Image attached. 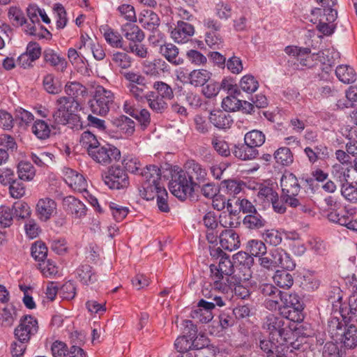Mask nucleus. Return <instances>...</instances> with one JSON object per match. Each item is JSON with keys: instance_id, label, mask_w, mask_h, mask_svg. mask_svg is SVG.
<instances>
[{"instance_id": "1", "label": "nucleus", "mask_w": 357, "mask_h": 357, "mask_svg": "<svg viewBox=\"0 0 357 357\" xmlns=\"http://www.w3.org/2000/svg\"><path fill=\"white\" fill-rule=\"evenodd\" d=\"M210 285L214 290L224 291L228 289V283L237 282L236 274H234V267L229 256L221 257L218 264H211Z\"/></svg>"}, {"instance_id": "2", "label": "nucleus", "mask_w": 357, "mask_h": 357, "mask_svg": "<svg viewBox=\"0 0 357 357\" xmlns=\"http://www.w3.org/2000/svg\"><path fill=\"white\" fill-rule=\"evenodd\" d=\"M280 187L282 197L289 206L296 208L301 205V187L295 174L285 172L280 179Z\"/></svg>"}, {"instance_id": "3", "label": "nucleus", "mask_w": 357, "mask_h": 357, "mask_svg": "<svg viewBox=\"0 0 357 357\" xmlns=\"http://www.w3.org/2000/svg\"><path fill=\"white\" fill-rule=\"evenodd\" d=\"M143 178L142 190H140L142 196L146 200L153 199V192L159 188L164 186L161 184L160 169L155 165L146 166L141 169L139 173Z\"/></svg>"}, {"instance_id": "4", "label": "nucleus", "mask_w": 357, "mask_h": 357, "mask_svg": "<svg viewBox=\"0 0 357 357\" xmlns=\"http://www.w3.org/2000/svg\"><path fill=\"white\" fill-rule=\"evenodd\" d=\"M114 94L110 90H107L102 86H98L95 89V93L89 105L91 112L99 116L107 115L114 104Z\"/></svg>"}, {"instance_id": "5", "label": "nucleus", "mask_w": 357, "mask_h": 357, "mask_svg": "<svg viewBox=\"0 0 357 357\" xmlns=\"http://www.w3.org/2000/svg\"><path fill=\"white\" fill-rule=\"evenodd\" d=\"M169 188L172 195L181 200H184L192 195L195 187V183L185 175L183 170H180L172 174Z\"/></svg>"}, {"instance_id": "6", "label": "nucleus", "mask_w": 357, "mask_h": 357, "mask_svg": "<svg viewBox=\"0 0 357 357\" xmlns=\"http://www.w3.org/2000/svg\"><path fill=\"white\" fill-rule=\"evenodd\" d=\"M323 10L313 9L311 11L310 22L317 24V30L324 36H331L335 31V21L337 17V10H329L322 13Z\"/></svg>"}, {"instance_id": "7", "label": "nucleus", "mask_w": 357, "mask_h": 357, "mask_svg": "<svg viewBox=\"0 0 357 357\" xmlns=\"http://www.w3.org/2000/svg\"><path fill=\"white\" fill-rule=\"evenodd\" d=\"M38 322L36 317L25 315L20 319V324L15 329V336L19 342H29L38 331Z\"/></svg>"}, {"instance_id": "8", "label": "nucleus", "mask_w": 357, "mask_h": 357, "mask_svg": "<svg viewBox=\"0 0 357 357\" xmlns=\"http://www.w3.org/2000/svg\"><path fill=\"white\" fill-rule=\"evenodd\" d=\"M88 155L95 162L102 165H107L114 160H119L121 158V151L112 144H107L101 146L100 144L94 149L91 151Z\"/></svg>"}, {"instance_id": "9", "label": "nucleus", "mask_w": 357, "mask_h": 357, "mask_svg": "<svg viewBox=\"0 0 357 357\" xmlns=\"http://www.w3.org/2000/svg\"><path fill=\"white\" fill-rule=\"evenodd\" d=\"M103 181L110 189L120 190L129 185V178L126 172L119 165L112 166Z\"/></svg>"}, {"instance_id": "10", "label": "nucleus", "mask_w": 357, "mask_h": 357, "mask_svg": "<svg viewBox=\"0 0 357 357\" xmlns=\"http://www.w3.org/2000/svg\"><path fill=\"white\" fill-rule=\"evenodd\" d=\"M13 209L17 217L25 218L30 214V208L25 203H15L12 208L1 206V227H8L13 224Z\"/></svg>"}, {"instance_id": "11", "label": "nucleus", "mask_w": 357, "mask_h": 357, "mask_svg": "<svg viewBox=\"0 0 357 357\" xmlns=\"http://www.w3.org/2000/svg\"><path fill=\"white\" fill-rule=\"evenodd\" d=\"M57 204L48 197L40 198L36 205V213L42 222H47L56 214Z\"/></svg>"}, {"instance_id": "12", "label": "nucleus", "mask_w": 357, "mask_h": 357, "mask_svg": "<svg viewBox=\"0 0 357 357\" xmlns=\"http://www.w3.org/2000/svg\"><path fill=\"white\" fill-rule=\"evenodd\" d=\"M183 172L193 183L195 187L204 183L207 179V172L202 165L194 160H188L184 165Z\"/></svg>"}, {"instance_id": "13", "label": "nucleus", "mask_w": 357, "mask_h": 357, "mask_svg": "<svg viewBox=\"0 0 357 357\" xmlns=\"http://www.w3.org/2000/svg\"><path fill=\"white\" fill-rule=\"evenodd\" d=\"M63 179L66 183L74 191L83 192L86 191L87 181L84 176L70 168L63 171Z\"/></svg>"}, {"instance_id": "14", "label": "nucleus", "mask_w": 357, "mask_h": 357, "mask_svg": "<svg viewBox=\"0 0 357 357\" xmlns=\"http://www.w3.org/2000/svg\"><path fill=\"white\" fill-rule=\"evenodd\" d=\"M285 319L283 316H277L273 314H268L264 320L263 328L267 330L274 337L278 335L282 337L285 331Z\"/></svg>"}, {"instance_id": "15", "label": "nucleus", "mask_w": 357, "mask_h": 357, "mask_svg": "<svg viewBox=\"0 0 357 357\" xmlns=\"http://www.w3.org/2000/svg\"><path fill=\"white\" fill-rule=\"evenodd\" d=\"M195 33L194 26L186 22L179 20L170 32L172 40L177 43H185Z\"/></svg>"}, {"instance_id": "16", "label": "nucleus", "mask_w": 357, "mask_h": 357, "mask_svg": "<svg viewBox=\"0 0 357 357\" xmlns=\"http://www.w3.org/2000/svg\"><path fill=\"white\" fill-rule=\"evenodd\" d=\"M220 246L222 249L231 252L241 245L238 234L233 229H224L219 235Z\"/></svg>"}, {"instance_id": "17", "label": "nucleus", "mask_w": 357, "mask_h": 357, "mask_svg": "<svg viewBox=\"0 0 357 357\" xmlns=\"http://www.w3.org/2000/svg\"><path fill=\"white\" fill-rule=\"evenodd\" d=\"M63 208L77 218L86 215V207L79 199L73 196H67L63 199Z\"/></svg>"}, {"instance_id": "18", "label": "nucleus", "mask_w": 357, "mask_h": 357, "mask_svg": "<svg viewBox=\"0 0 357 357\" xmlns=\"http://www.w3.org/2000/svg\"><path fill=\"white\" fill-rule=\"evenodd\" d=\"M328 218L331 222L344 226L349 229L357 232V218L351 220L346 212L331 211L328 214Z\"/></svg>"}, {"instance_id": "19", "label": "nucleus", "mask_w": 357, "mask_h": 357, "mask_svg": "<svg viewBox=\"0 0 357 357\" xmlns=\"http://www.w3.org/2000/svg\"><path fill=\"white\" fill-rule=\"evenodd\" d=\"M44 61L58 71L63 72L67 67V61L65 58L61 56L52 49H46L43 52Z\"/></svg>"}, {"instance_id": "20", "label": "nucleus", "mask_w": 357, "mask_h": 357, "mask_svg": "<svg viewBox=\"0 0 357 357\" xmlns=\"http://www.w3.org/2000/svg\"><path fill=\"white\" fill-rule=\"evenodd\" d=\"M209 121L219 129L229 128L234 122L230 114L221 110L212 111L210 113Z\"/></svg>"}, {"instance_id": "21", "label": "nucleus", "mask_w": 357, "mask_h": 357, "mask_svg": "<svg viewBox=\"0 0 357 357\" xmlns=\"http://www.w3.org/2000/svg\"><path fill=\"white\" fill-rule=\"evenodd\" d=\"M76 278L85 285L92 284L98 280L96 273L89 264H82L76 269Z\"/></svg>"}, {"instance_id": "22", "label": "nucleus", "mask_w": 357, "mask_h": 357, "mask_svg": "<svg viewBox=\"0 0 357 357\" xmlns=\"http://www.w3.org/2000/svg\"><path fill=\"white\" fill-rule=\"evenodd\" d=\"M160 53L172 64L179 66L183 59L179 56L178 48L172 43H166L160 47Z\"/></svg>"}, {"instance_id": "23", "label": "nucleus", "mask_w": 357, "mask_h": 357, "mask_svg": "<svg viewBox=\"0 0 357 357\" xmlns=\"http://www.w3.org/2000/svg\"><path fill=\"white\" fill-rule=\"evenodd\" d=\"M121 31L125 38L132 43H141L145 37L142 30L136 24L130 22L123 24Z\"/></svg>"}, {"instance_id": "24", "label": "nucleus", "mask_w": 357, "mask_h": 357, "mask_svg": "<svg viewBox=\"0 0 357 357\" xmlns=\"http://www.w3.org/2000/svg\"><path fill=\"white\" fill-rule=\"evenodd\" d=\"M250 277V274L248 275V277H246V275L244 274V278H242L241 276L236 277L237 280H238L237 282L234 283H228L229 284V287H228V289L226 291H221L222 293H227L229 291H231L234 292V294L239 298L241 299H246L248 298L250 295V289L246 287L243 284L246 282V280H248Z\"/></svg>"}, {"instance_id": "25", "label": "nucleus", "mask_w": 357, "mask_h": 357, "mask_svg": "<svg viewBox=\"0 0 357 357\" xmlns=\"http://www.w3.org/2000/svg\"><path fill=\"white\" fill-rule=\"evenodd\" d=\"M139 22L145 29L153 31L160 25V18L152 10H144L139 16Z\"/></svg>"}, {"instance_id": "26", "label": "nucleus", "mask_w": 357, "mask_h": 357, "mask_svg": "<svg viewBox=\"0 0 357 357\" xmlns=\"http://www.w3.org/2000/svg\"><path fill=\"white\" fill-rule=\"evenodd\" d=\"M273 257L276 268L281 267L285 270H293L296 264L284 250L282 248H275L273 250Z\"/></svg>"}, {"instance_id": "27", "label": "nucleus", "mask_w": 357, "mask_h": 357, "mask_svg": "<svg viewBox=\"0 0 357 357\" xmlns=\"http://www.w3.org/2000/svg\"><path fill=\"white\" fill-rule=\"evenodd\" d=\"M149 108L154 112L162 114L168 108V104L165 100L156 95L153 91H149L148 98L145 100Z\"/></svg>"}, {"instance_id": "28", "label": "nucleus", "mask_w": 357, "mask_h": 357, "mask_svg": "<svg viewBox=\"0 0 357 357\" xmlns=\"http://www.w3.org/2000/svg\"><path fill=\"white\" fill-rule=\"evenodd\" d=\"M106 42L114 48H123V39L122 36L116 30L108 26L100 29Z\"/></svg>"}, {"instance_id": "29", "label": "nucleus", "mask_w": 357, "mask_h": 357, "mask_svg": "<svg viewBox=\"0 0 357 357\" xmlns=\"http://www.w3.org/2000/svg\"><path fill=\"white\" fill-rule=\"evenodd\" d=\"M340 313L345 324L357 322V293L350 296L349 309H342Z\"/></svg>"}, {"instance_id": "30", "label": "nucleus", "mask_w": 357, "mask_h": 357, "mask_svg": "<svg viewBox=\"0 0 357 357\" xmlns=\"http://www.w3.org/2000/svg\"><path fill=\"white\" fill-rule=\"evenodd\" d=\"M113 124L128 137L132 135L135 130L134 121L125 115L115 118L113 120Z\"/></svg>"}, {"instance_id": "31", "label": "nucleus", "mask_w": 357, "mask_h": 357, "mask_svg": "<svg viewBox=\"0 0 357 357\" xmlns=\"http://www.w3.org/2000/svg\"><path fill=\"white\" fill-rule=\"evenodd\" d=\"M273 158L277 164L283 167L290 166L294 162V155L290 149L286 146L278 149Z\"/></svg>"}, {"instance_id": "32", "label": "nucleus", "mask_w": 357, "mask_h": 357, "mask_svg": "<svg viewBox=\"0 0 357 357\" xmlns=\"http://www.w3.org/2000/svg\"><path fill=\"white\" fill-rule=\"evenodd\" d=\"M335 75L338 79L344 84L352 83L356 79L354 69L348 65L338 66L335 70Z\"/></svg>"}, {"instance_id": "33", "label": "nucleus", "mask_w": 357, "mask_h": 357, "mask_svg": "<svg viewBox=\"0 0 357 357\" xmlns=\"http://www.w3.org/2000/svg\"><path fill=\"white\" fill-rule=\"evenodd\" d=\"M338 340L342 342L346 348L354 349L357 346V328L353 323L348 326Z\"/></svg>"}, {"instance_id": "34", "label": "nucleus", "mask_w": 357, "mask_h": 357, "mask_svg": "<svg viewBox=\"0 0 357 357\" xmlns=\"http://www.w3.org/2000/svg\"><path fill=\"white\" fill-rule=\"evenodd\" d=\"M211 75L207 70H194L189 74V82L195 86H202L210 79Z\"/></svg>"}, {"instance_id": "35", "label": "nucleus", "mask_w": 357, "mask_h": 357, "mask_svg": "<svg viewBox=\"0 0 357 357\" xmlns=\"http://www.w3.org/2000/svg\"><path fill=\"white\" fill-rule=\"evenodd\" d=\"M233 153L236 158L242 160H250L255 159L258 155L259 151L245 143L243 145L235 146Z\"/></svg>"}, {"instance_id": "36", "label": "nucleus", "mask_w": 357, "mask_h": 357, "mask_svg": "<svg viewBox=\"0 0 357 357\" xmlns=\"http://www.w3.org/2000/svg\"><path fill=\"white\" fill-rule=\"evenodd\" d=\"M1 163L8 160L9 154L13 153L17 148L13 137L9 135H1Z\"/></svg>"}, {"instance_id": "37", "label": "nucleus", "mask_w": 357, "mask_h": 357, "mask_svg": "<svg viewBox=\"0 0 357 357\" xmlns=\"http://www.w3.org/2000/svg\"><path fill=\"white\" fill-rule=\"evenodd\" d=\"M266 140V136L263 132L258 130H252L245 135L244 142L250 147L257 149L261 146Z\"/></svg>"}, {"instance_id": "38", "label": "nucleus", "mask_w": 357, "mask_h": 357, "mask_svg": "<svg viewBox=\"0 0 357 357\" xmlns=\"http://www.w3.org/2000/svg\"><path fill=\"white\" fill-rule=\"evenodd\" d=\"M287 270H278L274 276L273 281L280 288L289 289L294 284V278Z\"/></svg>"}, {"instance_id": "39", "label": "nucleus", "mask_w": 357, "mask_h": 357, "mask_svg": "<svg viewBox=\"0 0 357 357\" xmlns=\"http://www.w3.org/2000/svg\"><path fill=\"white\" fill-rule=\"evenodd\" d=\"M24 25V31L26 34L34 36L39 38L50 37L52 36L50 32L40 24L38 25L37 24H33L31 22H28L26 21Z\"/></svg>"}, {"instance_id": "40", "label": "nucleus", "mask_w": 357, "mask_h": 357, "mask_svg": "<svg viewBox=\"0 0 357 357\" xmlns=\"http://www.w3.org/2000/svg\"><path fill=\"white\" fill-rule=\"evenodd\" d=\"M153 199L156 197L158 209L163 213H168L170 210L168 204V193L164 186L153 190Z\"/></svg>"}, {"instance_id": "41", "label": "nucleus", "mask_w": 357, "mask_h": 357, "mask_svg": "<svg viewBox=\"0 0 357 357\" xmlns=\"http://www.w3.org/2000/svg\"><path fill=\"white\" fill-rule=\"evenodd\" d=\"M352 169L353 167L346 166V165H334L332 173L342 185V183H347L351 181Z\"/></svg>"}, {"instance_id": "42", "label": "nucleus", "mask_w": 357, "mask_h": 357, "mask_svg": "<svg viewBox=\"0 0 357 357\" xmlns=\"http://www.w3.org/2000/svg\"><path fill=\"white\" fill-rule=\"evenodd\" d=\"M279 310L280 314L287 320L298 323L303 320V306L298 307L297 310L294 309V307H279Z\"/></svg>"}, {"instance_id": "43", "label": "nucleus", "mask_w": 357, "mask_h": 357, "mask_svg": "<svg viewBox=\"0 0 357 357\" xmlns=\"http://www.w3.org/2000/svg\"><path fill=\"white\" fill-rule=\"evenodd\" d=\"M17 318V310L12 304H7L1 310V326H11Z\"/></svg>"}, {"instance_id": "44", "label": "nucleus", "mask_w": 357, "mask_h": 357, "mask_svg": "<svg viewBox=\"0 0 357 357\" xmlns=\"http://www.w3.org/2000/svg\"><path fill=\"white\" fill-rule=\"evenodd\" d=\"M79 143L86 150L87 153L100 144L97 137L90 131H84L82 133Z\"/></svg>"}, {"instance_id": "45", "label": "nucleus", "mask_w": 357, "mask_h": 357, "mask_svg": "<svg viewBox=\"0 0 357 357\" xmlns=\"http://www.w3.org/2000/svg\"><path fill=\"white\" fill-rule=\"evenodd\" d=\"M280 300L281 305L278 307H294V309L297 310L298 307L303 306L300 298L295 294L282 292L280 294Z\"/></svg>"}, {"instance_id": "46", "label": "nucleus", "mask_w": 357, "mask_h": 357, "mask_svg": "<svg viewBox=\"0 0 357 357\" xmlns=\"http://www.w3.org/2000/svg\"><path fill=\"white\" fill-rule=\"evenodd\" d=\"M56 105L63 109V111H65V112L72 113V115L77 118L78 121H79V117L74 114L79 106L77 100L62 96L57 99Z\"/></svg>"}, {"instance_id": "47", "label": "nucleus", "mask_w": 357, "mask_h": 357, "mask_svg": "<svg viewBox=\"0 0 357 357\" xmlns=\"http://www.w3.org/2000/svg\"><path fill=\"white\" fill-rule=\"evenodd\" d=\"M266 222V220L257 211L247 215L243 219V224L252 229L261 228L265 226Z\"/></svg>"}, {"instance_id": "48", "label": "nucleus", "mask_w": 357, "mask_h": 357, "mask_svg": "<svg viewBox=\"0 0 357 357\" xmlns=\"http://www.w3.org/2000/svg\"><path fill=\"white\" fill-rule=\"evenodd\" d=\"M153 88L155 89L156 95L160 96L164 100H172L174 95L171 86L162 81H157L153 83Z\"/></svg>"}, {"instance_id": "49", "label": "nucleus", "mask_w": 357, "mask_h": 357, "mask_svg": "<svg viewBox=\"0 0 357 357\" xmlns=\"http://www.w3.org/2000/svg\"><path fill=\"white\" fill-rule=\"evenodd\" d=\"M65 92L68 98L77 100L79 96H84L86 93V88L81 84L73 82H68L65 86Z\"/></svg>"}, {"instance_id": "50", "label": "nucleus", "mask_w": 357, "mask_h": 357, "mask_svg": "<svg viewBox=\"0 0 357 357\" xmlns=\"http://www.w3.org/2000/svg\"><path fill=\"white\" fill-rule=\"evenodd\" d=\"M225 305V301L220 296H215L213 298V301L201 299L199 301L197 308L195 310H208L212 312V310L216 307H222Z\"/></svg>"}, {"instance_id": "51", "label": "nucleus", "mask_w": 357, "mask_h": 357, "mask_svg": "<svg viewBox=\"0 0 357 357\" xmlns=\"http://www.w3.org/2000/svg\"><path fill=\"white\" fill-rule=\"evenodd\" d=\"M239 85L241 89L248 93L255 92L259 86L257 79L250 74L244 75L241 79Z\"/></svg>"}, {"instance_id": "52", "label": "nucleus", "mask_w": 357, "mask_h": 357, "mask_svg": "<svg viewBox=\"0 0 357 357\" xmlns=\"http://www.w3.org/2000/svg\"><path fill=\"white\" fill-rule=\"evenodd\" d=\"M31 130L33 133L40 139H46L50 137L51 132L50 126L43 120H36Z\"/></svg>"}, {"instance_id": "53", "label": "nucleus", "mask_w": 357, "mask_h": 357, "mask_svg": "<svg viewBox=\"0 0 357 357\" xmlns=\"http://www.w3.org/2000/svg\"><path fill=\"white\" fill-rule=\"evenodd\" d=\"M122 164L128 172L135 174L139 173L142 166L139 158L133 155H125Z\"/></svg>"}, {"instance_id": "54", "label": "nucleus", "mask_w": 357, "mask_h": 357, "mask_svg": "<svg viewBox=\"0 0 357 357\" xmlns=\"http://www.w3.org/2000/svg\"><path fill=\"white\" fill-rule=\"evenodd\" d=\"M127 88L132 97L139 102H145V100L148 98L149 91H146L148 88L147 84L145 86L134 85L133 84H128Z\"/></svg>"}, {"instance_id": "55", "label": "nucleus", "mask_w": 357, "mask_h": 357, "mask_svg": "<svg viewBox=\"0 0 357 357\" xmlns=\"http://www.w3.org/2000/svg\"><path fill=\"white\" fill-rule=\"evenodd\" d=\"M18 174L20 180L31 181L36 174V169L29 162L22 161L18 165Z\"/></svg>"}, {"instance_id": "56", "label": "nucleus", "mask_w": 357, "mask_h": 357, "mask_svg": "<svg viewBox=\"0 0 357 357\" xmlns=\"http://www.w3.org/2000/svg\"><path fill=\"white\" fill-rule=\"evenodd\" d=\"M328 331L332 337L339 339L345 331L344 324L337 317H331L328 321Z\"/></svg>"}, {"instance_id": "57", "label": "nucleus", "mask_w": 357, "mask_h": 357, "mask_svg": "<svg viewBox=\"0 0 357 357\" xmlns=\"http://www.w3.org/2000/svg\"><path fill=\"white\" fill-rule=\"evenodd\" d=\"M341 193L348 201L354 203L357 202V187L353 184V181L342 183Z\"/></svg>"}, {"instance_id": "58", "label": "nucleus", "mask_w": 357, "mask_h": 357, "mask_svg": "<svg viewBox=\"0 0 357 357\" xmlns=\"http://www.w3.org/2000/svg\"><path fill=\"white\" fill-rule=\"evenodd\" d=\"M8 17L15 26H23L24 23L26 22L23 12L17 6L10 7L8 12Z\"/></svg>"}, {"instance_id": "59", "label": "nucleus", "mask_w": 357, "mask_h": 357, "mask_svg": "<svg viewBox=\"0 0 357 357\" xmlns=\"http://www.w3.org/2000/svg\"><path fill=\"white\" fill-rule=\"evenodd\" d=\"M248 250L250 252L251 256L261 257L266 253V246L261 241L259 240H251L248 243Z\"/></svg>"}, {"instance_id": "60", "label": "nucleus", "mask_w": 357, "mask_h": 357, "mask_svg": "<svg viewBox=\"0 0 357 357\" xmlns=\"http://www.w3.org/2000/svg\"><path fill=\"white\" fill-rule=\"evenodd\" d=\"M112 61L119 68L127 69L132 63L131 58L125 52H116L113 54Z\"/></svg>"}, {"instance_id": "61", "label": "nucleus", "mask_w": 357, "mask_h": 357, "mask_svg": "<svg viewBox=\"0 0 357 357\" xmlns=\"http://www.w3.org/2000/svg\"><path fill=\"white\" fill-rule=\"evenodd\" d=\"M219 224L225 229H232L237 227L240 225L238 218L231 213L220 215Z\"/></svg>"}, {"instance_id": "62", "label": "nucleus", "mask_w": 357, "mask_h": 357, "mask_svg": "<svg viewBox=\"0 0 357 357\" xmlns=\"http://www.w3.org/2000/svg\"><path fill=\"white\" fill-rule=\"evenodd\" d=\"M243 183L236 179H227L222 182V187L225 188L228 194L235 195L238 194L243 188Z\"/></svg>"}, {"instance_id": "63", "label": "nucleus", "mask_w": 357, "mask_h": 357, "mask_svg": "<svg viewBox=\"0 0 357 357\" xmlns=\"http://www.w3.org/2000/svg\"><path fill=\"white\" fill-rule=\"evenodd\" d=\"M241 100L234 95H229L225 98L222 102V107L227 112H235L241 109Z\"/></svg>"}, {"instance_id": "64", "label": "nucleus", "mask_w": 357, "mask_h": 357, "mask_svg": "<svg viewBox=\"0 0 357 357\" xmlns=\"http://www.w3.org/2000/svg\"><path fill=\"white\" fill-rule=\"evenodd\" d=\"M119 16L130 22H136L137 17L135 8L130 4H122L117 8Z\"/></svg>"}]
</instances>
